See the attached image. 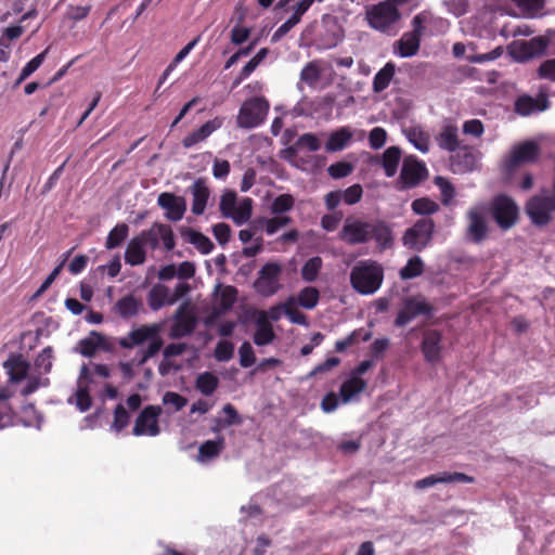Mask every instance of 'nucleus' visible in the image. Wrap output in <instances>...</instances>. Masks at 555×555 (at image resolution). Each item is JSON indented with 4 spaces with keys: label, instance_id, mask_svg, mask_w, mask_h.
Masks as SVG:
<instances>
[{
    "label": "nucleus",
    "instance_id": "774afa93",
    "mask_svg": "<svg viewBox=\"0 0 555 555\" xmlns=\"http://www.w3.org/2000/svg\"><path fill=\"white\" fill-rule=\"evenodd\" d=\"M409 140L414 146L421 152L425 153L429 147V138L422 131L411 130L409 133Z\"/></svg>",
    "mask_w": 555,
    "mask_h": 555
},
{
    "label": "nucleus",
    "instance_id": "1a4fd4ad",
    "mask_svg": "<svg viewBox=\"0 0 555 555\" xmlns=\"http://www.w3.org/2000/svg\"><path fill=\"white\" fill-rule=\"evenodd\" d=\"M434 308L421 296L408 297L403 300L402 308L397 314L395 325L402 327L420 315L430 317Z\"/></svg>",
    "mask_w": 555,
    "mask_h": 555
},
{
    "label": "nucleus",
    "instance_id": "603ef678",
    "mask_svg": "<svg viewBox=\"0 0 555 555\" xmlns=\"http://www.w3.org/2000/svg\"><path fill=\"white\" fill-rule=\"evenodd\" d=\"M321 77L320 67L315 62L307 63L300 72V80L309 86H314Z\"/></svg>",
    "mask_w": 555,
    "mask_h": 555
},
{
    "label": "nucleus",
    "instance_id": "37998d69",
    "mask_svg": "<svg viewBox=\"0 0 555 555\" xmlns=\"http://www.w3.org/2000/svg\"><path fill=\"white\" fill-rule=\"evenodd\" d=\"M323 260L319 256L308 259L301 268V278L306 282H313L317 280L320 270L322 269Z\"/></svg>",
    "mask_w": 555,
    "mask_h": 555
},
{
    "label": "nucleus",
    "instance_id": "c85d7f7f",
    "mask_svg": "<svg viewBox=\"0 0 555 555\" xmlns=\"http://www.w3.org/2000/svg\"><path fill=\"white\" fill-rule=\"evenodd\" d=\"M366 387V380H364L361 377L350 375V377L347 380H345L340 386L339 395L341 401L344 403L350 402L356 395H359L360 392L364 391Z\"/></svg>",
    "mask_w": 555,
    "mask_h": 555
},
{
    "label": "nucleus",
    "instance_id": "13d9d810",
    "mask_svg": "<svg viewBox=\"0 0 555 555\" xmlns=\"http://www.w3.org/2000/svg\"><path fill=\"white\" fill-rule=\"evenodd\" d=\"M234 345L229 340H220L215 348V359L219 362H227L232 359Z\"/></svg>",
    "mask_w": 555,
    "mask_h": 555
},
{
    "label": "nucleus",
    "instance_id": "4c0bfd02",
    "mask_svg": "<svg viewBox=\"0 0 555 555\" xmlns=\"http://www.w3.org/2000/svg\"><path fill=\"white\" fill-rule=\"evenodd\" d=\"M344 39V30L338 25L326 27L325 31L321 35L319 42L322 49L335 48Z\"/></svg>",
    "mask_w": 555,
    "mask_h": 555
},
{
    "label": "nucleus",
    "instance_id": "aec40b11",
    "mask_svg": "<svg viewBox=\"0 0 555 555\" xmlns=\"http://www.w3.org/2000/svg\"><path fill=\"white\" fill-rule=\"evenodd\" d=\"M475 478L468 476L464 473H449L443 472L440 474L429 475L425 478L417 480L414 485L416 489H425L428 487H433L437 483H452V482H463V483H473Z\"/></svg>",
    "mask_w": 555,
    "mask_h": 555
},
{
    "label": "nucleus",
    "instance_id": "f03ea898",
    "mask_svg": "<svg viewBox=\"0 0 555 555\" xmlns=\"http://www.w3.org/2000/svg\"><path fill=\"white\" fill-rule=\"evenodd\" d=\"M435 232L436 222L433 218H420L404 231L402 244L404 247L420 253L431 244Z\"/></svg>",
    "mask_w": 555,
    "mask_h": 555
},
{
    "label": "nucleus",
    "instance_id": "49530a36",
    "mask_svg": "<svg viewBox=\"0 0 555 555\" xmlns=\"http://www.w3.org/2000/svg\"><path fill=\"white\" fill-rule=\"evenodd\" d=\"M159 224L155 222L150 229L143 230L140 234L137 235V238L141 241L142 245L145 247H150L152 250L156 249L159 245Z\"/></svg>",
    "mask_w": 555,
    "mask_h": 555
},
{
    "label": "nucleus",
    "instance_id": "4468645a",
    "mask_svg": "<svg viewBox=\"0 0 555 555\" xmlns=\"http://www.w3.org/2000/svg\"><path fill=\"white\" fill-rule=\"evenodd\" d=\"M162 414L159 405H146L138 415L132 433L134 436H157L160 433L158 417Z\"/></svg>",
    "mask_w": 555,
    "mask_h": 555
},
{
    "label": "nucleus",
    "instance_id": "ddd939ff",
    "mask_svg": "<svg viewBox=\"0 0 555 555\" xmlns=\"http://www.w3.org/2000/svg\"><path fill=\"white\" fill-rule=\"evenodd\" d=\"M421 351L426 363L435 365L442 359L443 337L440 331L427 328L422 333Z\"/></svg>",
    "mask_w": 555,
    "mask_h": 555
},
{
    "label": "nucleus",
    "instance_id": "bf43d9fd",
    "mask_svg": "<svg viewBox=\"0 0 555 555\" xmlns=\"http://www.w3.org/2000/svg\"><path fill=\"white\" fill-rule=\"evenodd\" d=\"M130 415L122 404H117L114 410L113 428L119 433L129 424Z\"/></svg>",
    "mask_w": 555,
    "mask_h": 555
},
{
    "label": "nucleus",
    "instance_id": "2eb2a0df",
    "mask_svg": "<svg viewBox=\"0 0 555 555\" xmlns=\"http://www.w3.org/2000/svg\"><path fill=\"white\" fill-rule=\"evenodd\" d=\"M546 48L547 40L542 36H538L528 41H514L509 46V54L518 62H526L534 56L543 54Z\"/></svg>",
    "mask_w": 555,
    "mask_h": 555
},
{
    "label": "nucleus",
    "instance_id": "f704fd0d",
    "mask_svg": "<svg viewBox=\"0 0 555 555\" xmlns=\"http://www.w3.org/2000/svg\"><path fill=\"white\" fill-rule=\"evenodd\" d=\"M396 72V65L392 62L385 64L373 78V91L379 93L387 89Z\"/></svg>",
    "mask_w": 555,
    "mask_h": 555
},
{
    "label": "nucleus",
    "instance_id": "6e6552de",
    "mask_svg": "<svg viewBox=\"0 0 555 555\" xmlns=\"http://www.w3.org/2000/svg\"><path fill=\"white\" fill-rule=\"evenodd\" d=\"M366 18L374 29L385 31L400 18L397 7L389 1L379 2L366 11Z\"/></svg>",
    "mask_w": 555,
    "mask_h": 555
},
{
    "label": "nucleus",
    "instance_id": "7ed1b4c3",
    "mask_svg": "<svg viewBox=\"0 0 555 555\" xmlns=\"http://www.w3.org/2000/svg\"><path fill=\"white\" fill-rule=\"evenodd\" d=\"M426 21L427 16L424 12L413 17L412 30L404 33L393 44L396 54L400 57H412L418 53Z\"/></svg>",
    "mask_w": 555,
    "mask_h": 555
},
{
    "label": "nucleus",
    "instance_id": "a878e982",
    "mask_svg": "<svg viewBox=\"0 0 555 555\" xmlns=\"http://www.w3.org/2000/svg\"><path fill=\"white\" fill-rule=\"evenodd\" d=\"M105 343V337L101 333L91 331L87 337L78 341L77 349L83 357L91 358L95 354L98 349L106 348Z\"/></svg>",
    "mask_w": 555,
    "mask_h": 555
},
{
    "label": "nucleus",
    "instance_id": "b1692460",
    "mask_svg": "<svg viewBox=\"0 0 555 555\" xmlns=\"http://www.w3.org/2000/svg\"><path fill=\"white\" fill-rule=\"evenodd\" d=\"M222 125V119L216 117L211 120L206 121L198 129L189 133L183 138L182 144L185 149H190L197 143L206 140L215 130L219 129Z\"/></svg>",
    "mask_w": 555,
    "mask_h": 555
},
{
    "label": "nucleus",
    "instance_id": "4be33fe9",
    "mask_svg": "<svg viewBox=\"0 0 555 555\" xmlns=\"http://www.w3.org/2000/svg\"><path fill=\"white\" fill-rule=\"evenodd\" d=\"M438 146L447 152H455L461 147L459 127L453 122H446L436 137Z\"/></svg>",
    "mask_w": 555,
    "mask_h": 555
},
{
    "label": "nucleus",
    "instance_id": "680f3d73",
    "mask_svg": "<svg viewBox=\"0 0 555 555\" xmlns=\"http://www.w3.org/2000/svg\"><path fill=\"white\" fill-rule=\"evenodd\" d=\"M297 146L300 150L306 149L309 152H315L321 147V142L319 138L314 133H304L301 134L297 141Z\"/></svg>",
    "mask_w": 555,
    "mask_h": 555
},
{
    "label": "nucleus",
    "instance_id": "f3484780",
    "mask_svg": "<svg viewBox=\"0 0 555 555\" xmlns=\"http://www.w3.org/2000/svg\"><path fill=\"white\" fill-rule=\"evenodd\" d=\"M196 327V318L188 302L182 304L175 314V322L171 328L172 338H181L191 335Z\"/></svg>",
    "mask_w": 555,
    "mask_h": 555
},
{
    "label": "nucleus",
    "instance_id": "a211bd4d",
    "mask_svg": "<svg viewBox=\"0 0 555 555\" xmlns=\"http://www.w3.org/2000/svg\"><path fill=\"white\" fill-rule=\"evenodd\" d=\"M162 326L157 323L141 325L128 333L126 337L119 339L118 344L125 349H132L140 346L145 341L151 340L153 337L160 334Z\"/></svg>",
    "mask_w": 555,
    "mask_h": 555
},
{
    "label": "nucleus",
    "instance_id": "9d476101",
    "mask_svg": "<svg viewBox=\"0 0 555 555\" xmlns=\"http://www.w3.org/2000/svg\"><path fill=\"white\" fill-rule=\"evenodd\" d=\"M525 209L534 224H546L555 210V195L537 194L527 202Z\"/></svg>",
    "mask_w": 555,
    "mask_h": 555
},
{
    "label": "nucleus",
    "instance_id": "a18cd8bd",
    "mask_svg": "<svg viewBox=\"0 0 555 555\" xmlns=\"http://www.w3.org/2000/svg\"><path fill=\"white\" fill-rule=\"evenodd\" d=\"M424 272V262L418 256L410 258L406 264L400 270L402 280H410L420 276Z\"/></svg>",
    "mask_w": 555,
    "mask_h": 555
},
{
    "label": "nucleus",
    "instance_id": "5701e85b",
    "mask_svg": "<svg viewBox=\"0 0 555 555\" xmlns=\"http://www.w3.org/2000/svg\"><path fill=\"white\" fill-rule=\"evenodd\" d=\"M256 332L253 340L257 346H267L271 344L275 338V333L269 320H267L266 311H256Z\"/></svg>",
    "mask_w": 555,
    "mask_h": 555
},
{
    "label": "nucleus",
    "instance_id": "473e14b6",
    "mask_svg": "<svg viewBox=\"0 0 555 555\" xmlns=\"http://www.w3.org/2000/svg\"><path fill=\"white\" fill-rule=\"evenodd\" d=\"M4 367L8 369L10 379L14 383L23 380L29 371V363L22 356L13 357L5 361Z\"/></svg>",
    "mask_w": 555,
    "mask_h": 555
},
{
    "label": "nucleus",
    "instance_id": "cd10ccee",
    "mask_svg": "<svg viewBox=\"0 0 555 555\" xmlns=\"http://www.w3.org/2000/svg\"><path fill=\"white\" fill-rule=\"evenodd\" d=\"M518 212V206L515 201L506 194H499L491 202V215L493 218L500 216L515 215Z\"/></svg>",
    "mask_w": 555,
    "mask_h": 555
},
{
    "label": "nucleus",
    "instance_id": "0e129e2a",
    "mask_svg": "<svg viewBox=\"0 0 555 555\" xmlns=\"http://www.w3.org/2000/svg\"><path fill=\"white\" fill-rule=\"evenodd\" d=\"M363 195V189L359 183L352 184L341 192L343 202L347 205L359 203Z\"/></svg>",
    "mask_w": 555,
    "mask_h": 555
},
{
    "label": "nucleus",
    "instance_id": "e2e57ef3",
    "mask_svg": "<svg viewBox=\"0 0 555 555\" xmlns=\"http://www.w3.org/2000/svg\"><path fill=\"white\" fill-rule=\"evenodd\" d=\"M353 170V166L348 162H337L327 168L328 175L334 179H341L349 176Z\"/></svg>",
    "mask_w": 555,
    "mask_h": 555
},
{
    "label": "nucleus",
    "instance_id": "39448f33",
    "mask_svg": "<svg viewBox=\"0 0 555 555\" xmlns=\"http://www.w3.org/2000/svg\"><path fill=\"white\" fill-rule=\"evenodd\" d=\"M270 104L262 96L246 100L238 112L237 124L242 128H256L261 125L269 112Z\"/></svg>",
    "mask_w": 555,
    "mask_h": 555
},
{
    "label": "nucleus",
    "instance_id": "c9c22d12",
    "mask_svg": "<svg viewBox=\"0 0 555 555\" xmlns=\"http://www.w3.org/2000/svg\"><path fill=\"white\" fill-rule=\"evenodd\" d=\"M141 301L133 295L121 297L115 305L116 312L124 319H130L138 314Z\"/></svg>",
    "mask_w": 555,
    "mask_h": 555
},
{
    "label": "nucleus",
    "instance_id": "de8ad7c7",
    "mask_svg": "<svg viewBox=\"0 0 555 555\" xmlns=\"http://www.w3.org/2000/svg\"><path fill=\"white\" fill-rule=\"evenodd\" d=\"M320 299V292L313 286L304 287L298 294V304L305 309H313Z\"/></svg>",
    "mask_w": 555,
    "mask_h": 555
},
{
    "label": "nucleus",
    "instance_id": "864d4df0",
    "mask_svg": "<svg viewBox=\"0 0 555 555\" xmlns=\"http://www.w3.org/2000/svg\"><path fill=\"white\" fill-rule=\"evenodd\" d=\"M292 222V218L284 215H275L272 218L264 219V231L268 235H273L281 228L288 225Z\"/></svg>",
    "mask_w": 555,
    "mask_h": 555
},
{
    "label": "nucleus",
    "instance_id": "7c9ffc66",
    "mask_svg": "<svg viewBox=\"0 0 555 555\" xmlns=\"http://www.w3.org/2000/svg\"><path fill=\"white\" fill-rule=\"evenodd\" d=\"M146 260V253L141 241L137 236L132 237L125 251V261L131 266H139Z\"/></svg>",
    "mask_w": 555,
    "mask_h": 555
},
{
    "label": "nucleus",
    "instance_id": "09e8293b",
    "mask_svg": "<svg viewBox=\"0 0 555 555\" xmlns=\"http://www.w3.org/2000/svg\"><path fill=\"white\" fill-rule=\"evenodd\" d=\"M526 17L535 16L544 5V0H511Z\"/></svg>",
    "mask_w": 555,
    "mask_h": 555
},
{
    "label": "nucleus",
    "instance_id": "393cba45",
    "mask_svg": "<svg viewBox=\"0 0 555 555\" xmlns=\"http://www.w3.org/2000/svg\"><path fill=\"white\" fill-rule=\"evenodd\" d=\"M191 194L193 196L192 201V212L196 216H201L204 214L208 198H209V189L206 185L204 179H197L190 186Z\"/></svg>",
    "mask_w": 555,
    "mask_h": 555
},
{
    "label": "nucleus",
    "instance_id": "e433bc0d",
    "mask_svg": "<svg viewBox=\"0 0 555 555\" xmlns=\"http://www.w3.org/2000/svg\"><path fill=\"white\" fill-rule=\"evenodd\" d=\"M401 158V151L397 146H389L383 154V168L387 177H393Z\"/></svg>",
    "mask_w": 555,
    "mask_h": 555
},
{
    "label": "nucleus",
    "instance_id": "a19ab883",
    "mask_svg": "<svg viewBox=\"0 0 555 555\" xmlns=\"http://www.w3.org/2000/svg\"><path fill=\"white\" fill-rule=\"evenodd\" d=\"M218 377L210 372H204L199 374L195 382L196 389L201 391L204 396L212 395L218 388Z\"/></svg>",
    "mask_w": 555,
    "mask_h": 555
},
{
    "label": "nucleus",
    "instance_id": "c756f323",
    "mask_svg": "<svg viewBox=\"0 0 555 555\" xmlns=\"http://www.w3.org/2000/svg\"><path fill=\"white\" fill-rule=\"evenodd\" d=\"M351 139L352 132L347 127H343L330 134L325 150L328 153L341 151L349 144Z\"/></svg>",
    "mask_w": 555,
    "mask_h": 555
},
{
    "label": "nucleus",
    "instance_id": "dca6fc26",
    "mask_svg": "<svg viewBox=\"0 0 555 555\" xmlns=\"http://www.w3.org/2000/svg\"><path fill=\"white\" fill-rule=\"evenodd\" d=\"M548 107V95L542 90L535 98H532L528 94L519 95L514 104L515 113L524 117L543 112Z\"/></svg>",
    "mask_w": 555,
    "mask_h": 555
},
{
    "label": "nucleus",
    "instance_id": "6ab92c4d",
    "mask_svg": "<svg viewBox=\"0 0 555 555\" xmlns=\"http://www.w3.org/2000/svg\"><path fill=\"white\" fill-rule=\"evenodd\" d=\"M157 204L166 210V218L170 221L181 220L186 210L185 199L168 192L159 194Z\"/></svg>",
    "mask_w": 555,
    "mask_h": 555
},
{
    "label": "nucleus",
    "instance_id": "4d7b16f0",
    "mask_svg": "<svg viewBox=\"0 0 555 555\" xmlns=\"http://www.w3.org/2000/svg\"><path fill=\"white\" fill-rule=\"evenodd\" d=\"M284 313L295 324H306L307 323L306 315L296 308V302L293 297H289L284 302Z\"/></svg>",
    "mask_w": 555,
    "mask_h": 555
},
{
    "label": "nucleus",
    "instance_id": "3c124183",
    "mask_svg": "<svg viewBox=\"0 0 555 555\" xmlns=\"http://www.w3.org/2000/svg\"><path fill=\"white\" fill-rule=\"evenodd\" d=\"M53 349L48 346L35 359V366L40 374H47L52 369Z\"/></svg>",
    "mask_w": 555,
    "mask_h": 555
},
{
    "label": "nucleus",
    "instance_id": "0eeeda50",
    "mask_svg": "<svg viewBox=\"0 0 555 555\" xmlns=\"http://www.w3.org/2000/svg\"><path fill=\"white\" fill-rule=\"evenodd\" d=\"M428 176L426 165L415 156H406L403 159L398 183L399 190H410L417 186Z\"/></svg>",
    "mask_w": 555,
    "mask_h": 555
},
{
    "label": "nucleus",
    "instance_id": "c03bdc74",
    "mask_svg": "<svg viewBox=\"0 0 555 555\" xmlns=\"http://www.w3.org/2000/svg\"><path fill=\"white\" fill-rule=\"evenodd\" d=\"M434 183L440 191L441 203L444 206H449L455 197V188L447 178L441 176H437L434 180Z\"/></svg>",
    "mask_w": 555,
    "mask_h": 555
},
{
    "label": "nucleus",
    "instance_id": "338daca9",
    "mask_svg": "<svg viewBox=\"0 0 555 555\" xmlns=\"http://www.w3.org/2000/svg\"><path fill=\"white\" fill-rule=\"evenodd\" d=\"M163 403L165 405L171 404L175 408V411L178 412L182 410L188 404V399L175 391H167L163 396Z\"/></svg>",
    "mask_w": 555,
    "mask_h": 555
},
{
    "label": "nucleus",
    "instance_id": "72a5a7b5",
    "mask_svg": "<svg viewBox=\"0 0 555 555\" xmlns=\"http://www.w3.org/2000/svg\"><path fill=\"white\" fill-rule=\"evenodd\" d=\"M169 288L163 284L154 285L147 295L149 306L152 310H159L165 305H169Z\"/></svg>",
    "mask_w": 555,
    "mask_h": 555
},
{
    "label": "nucleus",
    "instance_id": "f257e3e1",
    "mask_svg": "<svg viewBox=\"0 0 555 555\" xmlns=\"http://www.w3.org/2000/svg\"><path fill=\"white\" fill-rule=\"evenodd\" d=\"M384 281V268L376 260L358 261L350 271V284L361 295H372Z\"/></svg>",
    "mask_w": 555,
    "mask_h": 555
},
{
    "label": "nucleus",
    "instance_id": "2f4dec72",
    "mask_svg": "<svg viewBox=\"0 0 555 555\" xmlns=\"http://www.w3.org/2000/svg\"><path fill=\"white\" fill-rule=\"evenodd\" d=\"M411 210L414 215L422 216V218H431L440 210V205L430 197L423 196L411 203Z\"/></svg>",
    "mask_w": 555,
    "mask_h": 555
},
{
    "label": "nucleus",
    "instance_id": "8fccbe9b",
    "mask_svg": "<svg viewBox=\"0 0 555 555\" xmlns=\"http://www.w3.org/2000/svg\"><path fill=\"white\" fill-rule=\"evenodd\" d=\"M295 199L291 194H281L276 196L271 204V214L283 215L293 209Z\"/></svg>",
    "mask_w": 555,
    "mask_h": 555
},
{
    "label": "nucleus",
    "instance_id": "bb28decb",
    "mask_svg": "<svg viewBox=\"0 0 555 555\" xmlns=\"http://www.w3.org/2000/svg\"><path fill=\"white\" fill-rule=\"evenodd\" d=\"M181 235L185 241L194 245L203 255H207L214 249V243L209 237L192 228H183L181 230Z\"/></svg>",
    "mask_w": 555,
    "mask_h": 555
},
{
    "label": "nucleus",
    "instance_id": "58836bf2",
    "mask_svg": "<svg viewBox=\"0 0 555 555\" xmlns=\"http://www.w3.org/2000/svg\"><path fill=\"white\" fill-rule=\"evenodd\" d=\"M224 448V438L219 437L217 440H207L203 442L198 449V460L207 461L217 457Z\"/></svg>",
    "mask_w": 555,
    "mask_h": 555
},
{
    "label": "nucleus",
    "instance_id": "6e6d98bb",
    "mask_svg": "<svg viewBox=\"0 0 555 555\" xmlns=\"http://www.w3.org/2000/svg\"><path fill=\"white\" fill-rule=\"evenodd\" d=\"M251 203L250 198H244L238 207L234 208V212L231 216L236 224L246 222L251 215Z\"/></svg>",
    "mask_w": 555,
    "mask_h": 555
},
{
    "label": "nucleus",
    "instance_id": "20e7f679",
    "mask_svg": "<svg viewBox=\"0 0 555 555\" xmlns=\"http://www.w3.org/2000/svg\"><path fill=\"white\" fill-rule=\"evenodd\" d=\"M540 155V147L533 141H526L515 145L502 164L503 172L511 177L521 166L534 163Z\"/></svg>",
    "mask_w": 555,
    "mask_h": 555
},
{
    "label": "nucleus",
    "instance_id": "69168bd1",
    "mask_svg": "<svg viewBox=\"0 0 555 555\" xmlns=\"http://www.w3.org/2000/svg\"><path fill=\"white\" fill-rule=\"evenodd\" d=\"M300 20L297 15H292L286 22H284L272 35L271 41L278 42L284 36H286L298 23Z\"/></svg>",
    "mask_w": 555,
    "mask_h": 555
},
{
    "label": "nucleus",
    "instance_id": "052dcab7",
    "mask_svg": "<svg viewBox=\"0 0 555 555\" xmlns=\"http://www.w3.org/2000/svg\"><path fill=\"white\" fill-rule=\"evenodd\" d=\"M240 364L242 367H250L256 362L255 351L249 341H244L238 348Z\"/></svg>",
    "mask_w": 555,
    "mask_h": 555
},
{
    "label": "nucleus",
    "instance_id": "79ce46f5",
    "mask_svg": "<svg viewBox=\"0 0 555 555\" xmlns=\"http://www.w3.org/2000/svg\"><path fill=\"white\" fill-rule=\"evenodd\" d=\"M9 395L3 389L0 391V429L12 426L14 424V411L10 405Z\"/></svg>",
    "mask_w": 555,
    "mask_h": 555
},
{
    "label": "nucleus",
    "instance_id": "9b49d317",
    "mask_svg": "<svg viewBox=\"0 0 555 555\" xmlns=\"http://www.w3.org/2000/svg\"><path fill=\"white\" fill-rule=\"evenodd\" d=\"M282 267L276 262L266 263L259 271V276L254 286L258 294L270 297L281 288L279 283Z\"/></svg>",
    "mask_w": 555,
    "mask_h": 555
},
{
    "label": "nucleus",
    "instance_id": "ea45409f",
    "mask_svg": "<svg viewBox=\"0 0 555 555\" xmlns=\"http://www.w3.org/2000/svg\"><path fill=\"white\" fill-rule=\"evenodd\" d=\"M129 235V227L127 223L116 224L108 233L105 242L107 249H115L119 247Z\"/></svg>",
    "mask_w": 555,
    "mask_h": 555
},
{
    "label": "nucleus",
    "instance_id": "423d86ee",
    "mask_svg": "<svg viewBox=\"0 0 555 555\" xmlns=\"http://www.w3.org/2000/svg\"><path fill=\"white\" fill-rule=\"evenodd\" d=\"M373 242L375 248L383 253L395 245L391 225L384 219L369 218L366 230V243Z\"/></svg>",
    "mask_w": 555,
    "mask_h": 555
},
{
    "label": "nucleus",
    "instance_id": "f8f14e48",
    "mask_svg": "<svg viewBox=\"0 0 555 555\" xmlns=\"http://www.w3.org/2000/svg\"><path fill=\"white\" fill-rule=\"evenodd\" d=\"M367 222L369 218L348 216L339 231V238L350 246L366 244Z\"/></svg>",
    "mask_w": 555,
    "mask_h": 555
},
{
    "label": "nucleus",
    "instance_id": "412c9836",
    "mask_svg": "<svg viewBox=\"0 0 555 555\" xmlns=\"http://www.w3.org/2000/svg\"><path fill=\"white\" fill-rule=\"evenodd\" d=\"M467 219L468 240L477 244L482 242L488 234V225L483 214L479 209L473 208L467 212Z\"/></svg>",
    "mask_w": 555,
    "mask_h": 555
},
{
    "label": "nucleus",
    "instance_id": "5fc2aeb1",
    "mask_svg": "<svg viewBox=\"0 0 555 555\" xmlns=\"http://www.w3.org/2000/svg\"><path fill=\"white\" fill-rule=\"evenodd\" d=\"M236 199L237 197L234 191H227L222 194L219 208L223 217L229 218L233 215Z\"/></svg>",
    "mask_w": 555,
    "mask_h": 555
}]
</instances>
